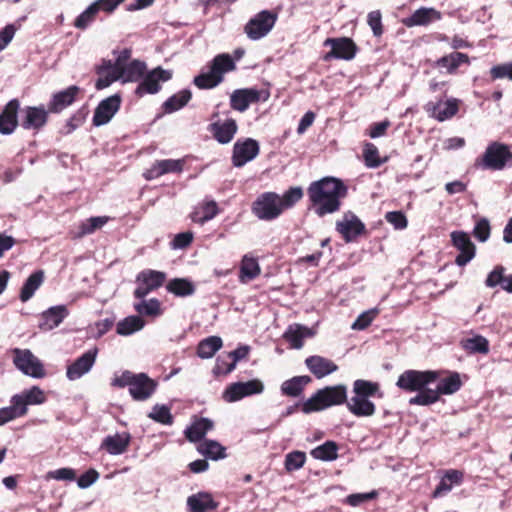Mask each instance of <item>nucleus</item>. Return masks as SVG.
<instances>
[{
	"label": "nucleus",
	"mask_w": 512,
	"mask_h": 512,
	"mask_svg": "<svg viewBox=\"0 0 512 512\" xmlns=\"http://www.w3.org/2000/svg\"><path fill=\"white\" fill-rule=\"evenodd\" d=\"M134 309L140 316L155 317L162 313L161 303L156 298H152L148 301L142 299L139 303L134 304Z\"/></svg>",
	"instance_id": "864d4df0"
},
{
	"label": "nucleus",
	"mask_w": 512,
	"mask_h": 512,
	"mask_svg": "<svg viewBox=\"0 0 512 512\" xmlns=\"http://www.w3.org/2000/svg\"><path fill=\"white\" fill-rule=\"evenodd\" d=\"M277 18V13L270 10H262L246 23L244 32L251 40H259L272 30Z\"/></svg>",
	"instance_id": "6e6552de"
},
{
	"label": "nucleus",
	"mask_w": 512,
	"mask_h": 512,
	"mask_svg": "<svg viewBox=\"0 0 512 512\" xmlns=\"http://www.w3.org/2000/svg\"><path fill=\"white\" fill-rule=\"evenodd\" d=\"M442 373L440 370H405L399 375L396 386L405 392H417L409 399L410 405L430 406L442 395L458 392L463 385L458 372H448L444 378Z\"/></svg>",
	"instance_id": "f257e3e1"
},
{
	"label": "nucleus",
	"mask_w": 512,
	"mask_h": 512,
	"mask_svg": "<svg viewBox=\"0 0 512 512\" xmlns=\"http://www.w3.org/2000/svg\"><path fill=\"white\" fill-rule=\"evenodd\" d=\"M348 195V186L342 179L326 176L313 181L307 188L309 208L319 217L340 211Z\"/></svg>",
	"instance_id": "f03ea898"
},
{
	"label": "nucleus",
	"mask_w": 512,
	"mask_h": 512,
	"mask_svg": "<svg viewBox=\"0 0 512 512\" xmlns=\"http://www.w3.org/2000/svg\"><path fill=\"white\" fill-rule=\"evenodd\" d=\"M224 78L219 77L216 74H214L211 70L206 73H200L197 75L193 83L196 87L199 89H212L218 86L221 82H223Z\"/></svg>",
	"instance_id": "5fc2aeb1"
},
{
	"label": "nucleus",
	"mask_w": 512,
	"mask_h": 512,
	"mask_svg": "<svg viewBox=\"0 0 512 512\" xmlns=\"http://www.w3.org/2000/svg\"><path fill=\"white\" fill-rule=\"evenodd\" d=\"M98 349L94 347L86 351L80 357H78L72 364L67 367L66 376L69 380H77L84 374L90 371L93 367Z\"/></svg>",
	"instance_id": "4be33fe9"
},
{
	"label": "nucleus",
	"mask_w": 512,
	"mask_h": 512,
	"mask_svg": "<svg viewBox=\"0 0 512 512\" xmlns=\"http://www.w3.org/2000/svg\"><path fill=\"white\" fill-rule=\"evenodd\" d=\"M145 325L144 320L140 316H129L117 324L116 331L119 335H130L141 330Z\"/></svg>",
	"instance_id": "3c124183"
},
{
	"label": "nucleus",
	"mask_w": 512,
	"mask_h": 512,
	"mask_svg": "<svg viewBox=\"0 0 512 512\" xmlns=\"http://www.w3.org/2000/svg\"><path fill=\"white\" fill-rule=\"evenodd\" d=\"M147 70V65L144 61L133 59L122 68L117 70L119 72L122 82H139Z\"/></svg>",
	"instance_id": "473e14b6"
},
{
	"label": "nucleus",
	"mask_w": 512,
	"mask_h": 512,
	"mask_svg": "<svg viewBox=\"0 0 512 512\" xmlns=\"http://www.w3.org/2000/svg\"><path fill=\"white\" fill-rule=\"evenodd\" d=\"M20 102L18 99H11L0 113V133L2 135L12 134L19 125L18 111Z\"/></svg>",
	"instance_id": "5701e85b"
},
{
	"label": "nucleus",
	"mask_w": 512,
	"mask_h": 512,
	"mask_svg": "<svg viewBox=\"0 0 512 512\" xmlns=\"http://www.w3.org/2000/svg\"><path fill=\"white\" fill-rule=\"evenodd\" d=\"M306 461V454L302 451H293L285 457V469L292 472L302 468Z\"/></svg>",
	"instance_id": "680f3d73"
},
{
	"label": "nucleus",
	"mask_w": 512,
	"mask_h": 512,
	"mask_svg": "<svg viewBox=\"0 0 512 512\" xmlns=\"http://www.w3.org/2000/svg\"><path fill=\"white\" fill-rule=\"evenodd\" d=\"M312 333L309 328L296 324L294 327L290 326L284 333L283 338L290 343L291 348L300 349L303 347V339L311 336Z\"/></svg>",
	"instance_id": "a19ab883"
},
{
	"label": "nucleus",
	"mask_w": 512,
	"mask_h": 512,
	"mask_svg": "<svg viewBox=\"0 0 512 512\" xmlns=\"http://www.w3.org/2000/svg\"><path fill=\"white\" fill-rule=\"evenodd\" d=\"M450 236L452 245L460 252L455 263L461 267L465 266L475 257L476 246L471 241L469 234L464 231H453Z\"/></svg>",
	"instance_id": "2eb2a0df"
},
{
	"label": "nucleus",
	"mask_w": 512,
	"mask_h": 512,
	"mask_svg": "<svg viewBox=\"0 0 512 512\" xmlns=\"http://www.w3.org/2000/svg\"><path fill=\"white\" fill-rule=\"evenodd\" d=\"M13 397L25 415L28 413V406L41 405L47 401L45 392L39 386H32Z\"/></svg>",
	"instance_id": "bb28decb"
},
{
	"label": "nucleus",
	"mask_w": 512,
	"mask_h": 512,
	"mask_svg": "<svg viewBox=\"0 0 512 512\" xmlns=\"http://www.w3.org/2000/svg\"><path fill=\"white\" fill-rule=\"evenodd\" d=\"M108 222V217H91L79 226V236H84L94 233L97 229L102 228Z\"/></svg>",
	"instance_id": "052dcab7"
},
{
	"label": "nucleus",
	"mask_w": 512,
	"mask_h": 512,
	"mask_svg": "<svg viewBox=\"0 0 512 512\" xmlns=\"http://www.w3.org/2000/svg\"><path fill=\"white\" fill-rule=\"evenodd\" d=\"M24 116L21 120V126L25 130L40 131L46 126L49 119V107L44 105L27 106L23 110Z\"/></svg>",
	"instance_id": "dca6fc26"
},
{
	"label": "nucleus",
	"mask_w": 512,
	"mask_h": 512,
	"mask_svg": "<svg viewBox=\"0 0 512 512\" xmlns=\"http://www.w3.org/2000/svg\"><path fill=\"white\" fill-rule=\"evenodd\" d=\"M264 385L259 379H252L247 382H235L226 387L222 398L228 403L236 402L244 397L261 394Z\"/></svg>",
	"instance_id": "9b49d317"
},
{
	"label": "nucleus",
	"mask_w": 512,
	"mask_h": 512,
	"mask_svg": "<svg viewBox=\"0 0 512 512\" xmlns=\"http://www.w3.org/2000/svg\"><path fill=\"white\" fill-rule=\"evenodd\" d=\"M335 228L346 243L366 233L365 224L351 211L345 212L342 220L336 221Z\"/></svg>",
	"instance_id": "4468645a"
},
{
	"label": "nucleus",
	"mask_w": 512,
	"mask_h": 512,
	"mask_svg": "<svg viewBox=\"0 0 512 512\" xmlns=\"http://www.w3.org/2000/svg\"><path fill=\"white\" fill-rule=\"evenodd\" d=\"M148 417L155 422L164 425H172L174 422V417L171 414L170 408L166 405L156 404L148 414Z\"/></svg>",
	"instance_id": "4d7b16f0"
},
{
	"label": "nucleus",
	"mask_w": 512,
	"mask_h": 512,
	"mask_svg": "<svg viewBox=\"0 0 512 512\" xmlns=\"http://www.w3.org/2000/svg\"><path fill=\"white\" fill-rule=\"evenodd\" d=\"M166 280V274L161 271L146 269L141 271L136 278L137 288L134 290V296L138 299H144L150 292L161 287Z\"/></svg>",
	"instance_id": "f8f14e48"
},
{
	"label": "nucleus",
	"mask_w": 512,
	"mask_h": 512,
	"mask_svg": "<svg viewBox=\"0 0 512 512\" xmlns=\"http://www.w3.org/2000/svg\"><path fill=\"white\" fill-rule=\"evenodd\" d=\"M324 46L331 47V50L324 56L325 61H329L332 58L352 60L358 51L355 42L348 37L327 38Z\"/></svg>",
	"instance_id": "ddd939ff"
},
{
	"label": "nucleus",
	"mask_w": 512,
	"mask_h": 512,
	"mask_svg": "<svg viewBox=\"0 0 512 512\" xmlns=\"http://www.w3.org/2000/svg\"><path fill=\"white\" fill-rule=\"evenodd\" d=\"M512 161V152L506 144L493 142L488 145L484 154L477 158L475 167L493 171L502 170Z\"/></svg>",
	"instance_id": "39448f33"
},
{
	"label": "nucleus",
	"mask_w": 512,
	"mask_h": 512,
	"mask_svg": "<svg viewBox=\"0 0 512 512\" xmlns=\"http://www.w3.org/2000/svg\"><path fill=\"white\" fill-rule=\"evenodd\" d=\"M121 96L114 94L102 100L95 108L93 115V125L102 126L107 124L117 113L121 106Z\"/></svg>",
	"instance_id": "a211bd4d"
},
{
	"label": "nucleus",
	"mask_w": 512,
	"mask_h": 512,
	"mask_svg": "<svg viewBox=\"0 0 512 512\" xmlns=\"http://www.w3.org/2000/svg\"><path fill=\"white\" fill-rule=\"evenodd\" d=\"M192 93L189 89H183L170 96L162 105L165 113H173L184 106L191 100Z\"/></svg>",
	"instance_id": "c03bdc74"
},
{
	"label": "nucleus",
	"mask_w": 512,
	"mask_h": 512,
	"mask_svg": "<svg viewBox=\"0 0 512 512\" xmlns=\"http://www.w3.org/2000/svg\"><path fill=\"white\" fill-rule=\"evenodd\" d=\"M347 409L357 417H369L374 415L376 411L375 404L368 398L354 396L350 401L345 403Z\"/></svg>",
	"instance_id": "4c0bfd02"
},
{
	"label": "nucleus",
	"mask_w": 512,
	"mask_h": 512,
	"mask_svg": "<svg viewBox=\"0 0 512 512\" xmlns=\"http://www.w3.org/2000/svg\"><path fill=\"white\" fill-rule=\"evenodd\" d=\"M261 274V267L257 258L246 254L242 257L238 278L241 283H248Z\"/></svg>",
	"instance_id": "72a5a7b5"
},
{
	"label": "nucleus",
	"mask_w": 512,
	"mask_h": 512,
	"mask_svg": "<svg viewBox=\"0 0 512 512\" xmlns=\"http://www.w3.org/2000/svg\"><path fill=\"white\" fill-rule=\"evenodd\" d=\"M172 78V72L158 66L145 72L143 78L138 82L135 94L143 97L146 94H156L161 90V82H167Z\"/></svg>",
	"instance_id": "1a4fd4ad"
},
{
	"label": "nucleus",
	"mask_w": 512,
	"mask_h": 512,
	"mask_svg": "<svg viewBox=\"0 0 512 512\" xmlns=\"http://www.w3.org/2000/svg\"><path fill=\"white\" fill-rule=\"evenodd\" d=\"M209 132L213 135L214 139L220 144H227L231 142L237 133L238 126L234 119H226L224 122H214L208 127Z\"/></svg>",
	"instance_id": "cd10ccee"
},
{
	"label": "nucleus",
	"mask_w": 512,
	"mask_h": 512,
	"mask_svg": "<svg viewBox=\"0 0 512 512\" xmlns=\"http://www.w3.org/2000/svg\"><path fill=\"white\" fill-rule=\"evenodd\" d=\"M442 14L435 8L421 7L417 9L410 17L404 20L407 27L426 26L432 21L440 20Z\"/></svg>",
	"instance_id": "7c9ffc66"
},
{
	"label": "nucleus",
	"mask_w": 512,
	"mask_h": 512,
	"mask_svg": "<svg viewBox=\"0 0 512 512\" xmlns=\"http://www.w3.org/2000/svg\"><path fill=\"white\" fill-rule=\"evenodd\" d=\"M427 114L438 120L439 122L446 121L455 116L459 111V100L451 98L446 101L439 99L438 101H429L424 106Z\"/></svg>",
	"instance_id": "f3484780"
},
{
	"label": "nucleus",
	"mask_w": 512,
	"mask_h": 512,
	"mask_svg": "<svg viewBox=\"0 0 512 512\" xmlns=\"http://www.w3.org/2000/svg\"><path fill=\"white\" fill-rule=\"evenodd\" d=\"M96 74L98 75V79L95 83L97 90L107 88L113 82L121 80L119 72L112 64L111 60H102V63L96 67Z\"/></svg>",
	"instance_id": "c85d7f7f"
},
{
	"label": "nucleus",
	"mask_w": 512,
	"mask_h": 512,
	"mask_svg": "<svg viewBox=\"0 0 512 512\" xmlns=\"http://www.w3.org/2000/svg\"><path fill=\"white\" fill-rule=\"evenodd\" d=\"M168 292L174 294L177 297H187L195 293L194 284L185 278H174L166 285Z\"/></svg>",
	"instance_id": "de8ad7c7"
},
{
	"label": "nucleus",
	"mask_w": 512,
	"mask_h": 512,
	"mask_svg": "<svg viewBox=\"0 0 512 512\" xmlns=\"http://www.w3.org/2000/svg\"><path fill=\"white\" fill-rule=\"evenodd\" d=\"M303 197V190L301 187H291L280 197V204L282 210L292 208Z\"/></svg>",
	"instance_id": "bf43d9fd"
},
{
	"label": "nucleus",
	"mask_w": 512,
	"mask_h": 512,
	"mask_svg": "<svg viewBox=\"0 0 512 512\" xmlns=\"http://www.w3.org/2000/svg\"><path fill=\"white\" fill-rule=\"evenodd\" d=\"M82 92L79 86L71 85L62 91L54 93L48 103L49 111L55 114L62 112L72 105Z\"/></svg>",
	"instance_id": "aec40b11"
},
{
	"label": "nucleus",
	"mask_w": 512,
	"mask_h": 512,
	"mask_svg": "<svg viewBox=\"0 0 512 512\" xmlns=\"http://www.w3.org/2000/svg\"><path fill=\"white\" fill-rule=\"evenodd\" d=\"M363 157L365 165L369 168H377L384 163V161L380 159L378 148L370 142L364 145Z\"/></svg>",
	"instance_id": "13d9d810"
},
{
	"label": "nucleus",
	"mask_w": 512,
	"mask_h": 512,
	"mask_svg": "<svg viewBox=\"0 0 512 512\" xmlns=\"http://www.w3.org/2000/svg\"><path fill=\"white\" fill-rule=\"evenodd\" d=\"M305 365L317 379H322L338 370V365L334 361L320 355L307 357Z\"/></svg>",
	"instance_id": "393cba45"
},
{
	"label": "nucleus",
	"mask_w": 512,
	"mask_h": 512,
	"mask_svg": "<svg viewBox=\"0 0 512 512\" xmlns=\"http://www.w3.org/2000/svg\"><path fill=\"white\" fill-rule=\"evenodd\" d=\"M261 99V92L254 88H243L235 90L230 96L232 109L244 112L250 104L258 103Z\"/></svg>",
	"instance_id": "b1692460"
},
{
	"label": "nucleus",
	"mask_w": 512,
	"mask_h": 512,
	"mask_svg": "<svg viewBox=\"0 0 512 512\" xmlns=\"http://www.w3.org/2000/svg\"><path fill=\"white\" fill-rule=\"evenodd\" d=\"M312 382L308 375L294 376L281 384L280 390L282 395L287 397H299L305 387Z\"/></svg>",
	"instance_id": "e433bc0d"
},
{
	"label": "nucleus",
	"mask_w": 512,
	"mask_h": 512,
	"mask_svg": "<svg viewBox=\"0 0 512 512\" xmlns=\"http://www.w3.org/2000/svg\"><path fill=\"white\" fill-rule=\"evenodd\" d=\"M252 212L260 220L271 221L278 218L283 212L280 196L275 192L262 193L253 202Z\"/></svg>",
	"instance_id": "0eeeda50"
},
{
	"label": "nucleus",
	"mask_w": 512,
	"mask_h": 512,
	"mask_svg": "<svg viewBox=\"0 0 512 512\" xmlns=\"http://www.w3.org/2000/svg\"><path fill=\"white\" fill-rule=\"evenodd\" d=\"M491 234L490 222L487 218H479L474 226L472 235L480 242H485Z\"/></svg>",
	"instance_id": "e2e57ef3"
},
{
	"label": "nucleus",
	"mask_w": 512,
	"mask_h": 512,
	"mask_svg": "<svg viewBox=\"0 0 512 512\" xmlns=\"http://www.w3.org/2000/svg\"><path fill=\"white\" fill-rule=\"evenodd\" d=\"M124 1L125 0H96L75 19L74 26L84 30L95 20L100 11L110 14Z\"/></svg>",
	"instance_id": "9d476101"
},
{
	"label": "nucleus",
	"mask_w": 512,
	"mask_h": 512,
	"mask_svg": "<svg viewBox=\"0 0 512 512\" xmlns=\"http://www.w3.org/2000/svg\"><path fill=\"white\" fill-rule=\"evenodd\" d=\"M112 386L129 387V393L134 400L146 401L155 393L158 383L145 373L135 374L126 370L113 379Z\"/></svg>",
	"instance_id": "7ed1b4c3"
},
{
	"label": "nucleus",
	"mask_w": 512,
	"mask_h": 512,
	"mask_svg": "<svg viewBox=\"0 0 512 512\" xmlns=\"http://www.w3.org/2000/svg\"><path fill=\"white\" fill-rule=\"evenodd\" d=\"M489 73L492 81L505 78L512 81V61L493 66Z\"/></svg>",
	"instance_id": "69168bd1"
},
{
	"label": "nucleus",
	"mask_w": 512,
	"mask_h": 512,
	"mask_svg": "<svg viewBox=\"0 0 512 512\" xmlns=\"http://www.w3.org/2000/svg\"><path fill=\"white\" fill-rule=\"evenodd\" d=\"M25 414L22 412L16 400L12 396L10 399V406L3 407L0 409V426L20 417H24Z\"/></svg>",
	"instance_id": "6e6d98bb"
},
{
	"label": "nucleus",
	"mask_w": 512,
	"mask_h": 512,
	"mask_svg": "<svg viewBox=\"0 0 512 512\" xmlns=\"http://www.w3.org/2000/svg\"><path fill=\"white\" fill-rule=\"evenodd\" d=\"M187 506L190 512H208L217 509L218 503L208 492H198L187 498Z\"/></svg>",
	"instance_id": "2f4dec72"
},
{
	"label": "nucleus",
	"mask_w": 512,
	"mask_h": 512,
	"mask_svg": "<svg viewBox=\"0 0 512 512\" xmlns=\"http://www.w3.org/2000/svg\"><path fill=\"white\" fill-rule=\"evenodd\" d=\"M12 355L13 364L23 374L36 379L46 377L44 364L29 349L15 348Z\"/></svg>",
	"instance_id": "423d86ee"
},
{
	"label": "nucleus",
	"mask_w": 512,
	"mask_h": 512,
	"mask_svg": "<svg viewBox=\"0 0 512 512\" xmlns=\"http://www.w3.org/2000/svg\"><path fill=\"white\" fill-rule=\"evenodd\" d=\"M67 315L68 311L64 305L51 307L42 313L40 328L42 330H52L59 326Z\"/></svg>",
	"instance_id": "c9c22d12"
},
{
	"label": "nucleus",
	"mask_w": 512,
	"mask_h": 512,
	"mask_svg": "<svg viewBox=\"0 0 512 512\" xmlns=\"http://www.w3.org/2000/svg\"><path fill=\"white\" fill-rule=\"evenodd\" d=\"M367 22L371 27L374 36L380 37L383 34L382 15L379 10L371 11L368 14Z\"/></svg>",
	"instance_id": "774afa93"
},
{
	"label": "nucleus",
	"mask_w": 512,
	"mask_h": 512,
	"mask_svg": "<svg viewBox=\"0 0 512 512\" xmlns=\"http://www.w3.org/2000/svg\"><path fill=\"white\" fill-rule=\"evenodd\" d=\"M184 163L182 159L157 160L143 173V176L146 180H153L168 173L179 174L183 171Z\"/></svg>",
	"instance_id": "412c9836"
},
{
	"label": "nucleus",
	"mask_w": 512,
	"mask_h": 512,
	"mask_svg": "<svg viewBox=\"0 0 512 512\" xmlns=\"http://www.w3.org/2000/svg\"><path fill=\"white\" fill-rule=\"evenodd\" d=\"M250 348L249 346H239L237 349L229 352L228 356L232 359V362L228 364V368H225L224 370L221 369V365H215L214 372L216 374H224L227 375L231 373L235 367L238 361L245 359L249 354Z\"/></svg>",
	"instance_id": "603ef678"
},
{
	"label": "nucleus",
	"mask_w": 512,
	"mask_h": 512,
	"mask_svg": "<svg viewBox=\"0 0 512 512\" xmlns=\"http://www.w3.org/2000/svg\"><path fill=\"white\" fill-rule=\"evenodd\" d=\"M462 64H470L469 56L462 52H452L436 60L434 66L445 68L448 74H456Z\"/></svg>",
	"instance_id": "f704fd0d"
},
{
	"label": "nucleus",
	"mask_w": 512,
	"mask_h": 512,
	"mask_svg": "<svg viewBox=\"0 0 512 512\" xmlns=\"http://www.w3.org/2000/svg\"><path fill=\"white\" fill-rule=\"evenodd\" d=\"M339 446L335 441L328 440L310 451V455L321 461H334L338 458Z\"/></svg>",
	"instance_id": "37998d69"
},
{
	"label": "nucleus",
	"mask_w": 512,
	"mask_h": 512,
	"mask_svg": "<svg viewBox=\"0 0 512 512\" xmlns=\"http://www.w3.org/2000/svg\"><path fill=\"white\" fill-rule=\"evenodd\" d=\"M461 347L469 354H488L490 351L489 341L482 335H475L461 341Z\"/></svg>",
	"instance_id": "49530a36"
},
{
	"label": "nucleus",
	"mask_w": 512,
	"mask_h": 512,
	"mask_svg": "<svg viewBox=\"0 0 512 512\" xmlns=\"http://www.w3.org/2000/svg\"><path fill=\"white\" fill-rule=\"evenodd\" d=\"M236 64L233 58L226 53L216 55L210 63V70L219 77L224 78V74L234 71Z\"/></svg>",
	"instance_id": "a18cd8bd"
},
{
	"label": "nucleus",
	"mask_w": 512,
	"mask_h": 512,
	"mask_svg": "<svg viewBox=\"0 0 512 512\" xmlns=\"http://www.w3.org/2000/svg\"><path fill=\"white\" fill-rule=\"evenodd\" d=\"M385 219L395 229L402 230L408 225V220L402 211H390L385 214Z\"/></svg>",
	"instance_id": "338daca9"
},
{
	"label": "nucleus",
	"mask_w": 512,
	"mask_h": 512,
	"mask_svg": "<svg viewBox=\"0 0 512 512\" xmlns=\"http://www.w3.org/2000/svg\"><path fill=\"white\" fill-rule=\"evenodd\" d=\"M198 451L212 460H219L226 456V448L214 440L206 439L201 442L198 446Z\"/></svg>",
	"instance_id": "8fccbe9b"
},
{
	"label": "nucleus",
	"mask_w": 512,
	"mask_h": 512,
	"mask_svg": "<svg viewBox=\"0 0 512 512\" xmlns=\"http://www.w3.org/2000/svg\"><path fill=\"white\" fill-rule=\"evenodd\" d=\"M353 392L356 396L369 398L378 395L382 397L380 392V385L377 382L358 379L353 383Z\"/></svg>",
	"instance_id": "09e8293b"
},
{
	"label": "nucleus",
	"mask_w": 512,
	"mask_h": 512,
	"mask_svg": "<svg viewBox=\"0 0 512 512\" xmlns=\"http://www.w3.org/2000/svg\"><path fill=\"white\" fill-rule=\"evenodd\" d=\"M44 280V272L42 270H37L33 272L23 284L20 291V300L22 302H26L31 299L35 293V291L41 286Z\"/></svg>",
	"instance_id": "79ce46f5"
},
{
	"label": "nucleus",
	"mask_w": 512,
	"mask_h": 512,
	"mask_svg": "<svg viewBox=\"0 0 512 512\" xmlns=\"http://www.w3.org/2000/svg\"><path fill=\"white\" fill-rule=\"evenodd\" d=\"M259 144L252 138L238 140L233 146L232 163L235 167H242L259 154Z\"/></svg>",
	"instance_id": "6ab92c4d"
},
{
	"label": "nucleus",
	"mask_w": 512,
	"mask_h": 512,
	"mask_svg": "<svg viewBox=\"0 0 512 512\" xmlns=\"http://www.w3.org/2000/svg\"><path fill=\"white\" fill-rule=\"evenodd\" d=\"M220 212L219 206L216 201L204 199L199 202L190 214V219L199 224L213 219Z\"/></svg>",
	"instance_id": "c756f323"
},
{
	"label": "nucleus",
	"mask_w": 512,
	"mask_h": 512,
	"mask_svg": "<svg viewBox=\"0 0 512 512\" xmlns=\"http://www.w3.org/2000/svg\"><path fill=\"white\" fill-rule=\"evenodd\" d=\"M347 402V387L343 384L326 386L317 390L310 398L301 403V411L305 414L319 412L332 406Z\"/></svg>",
	"instance_id": "20e7f679"
},
{
	"label": "nucleus",
	"mask_w": 512,
	"mask_h": 512,
	"mask_svg": "<svg viewBox=\"0 0 512 512\" xmlns=\"http://www.w3.org/2000/svg\"><path fill=\"white\" fill-rule=\"evenodd\" d=\"M505 268L501 265H497L487 276L485 280V285L490 288H494L497 285H500L503 289V286L506 281V277L504 275Z\"/></svg>",
	"instance_id": "0e129e2a"
},
{
	"label": "nucleus",
	"mask_w": 512,
	"mask_h": 512,
	"mask_svg": "<svg viewBox=\"0 0 512 512\" xmlns=\"http://www.w3.org/2000/svg\"><path fill=\"white\" fill-rule=\"evenodd\" d=\"M223 346V341L219 336H209L202 339L196 349V354L201 359L212 358Z\"/></svg>",
	"instance_id": "58836bf2"
},
{
	"label": "nucleus",
	"mask_w": 512,
	"mask_h": 512,
	"mask_svg": "<svg viewBox=\"0 0 512 512\" xmlns=\"http://www.w3.org/2000/svg\"><path fill=\"white\" fill-rule=\"evenodd\" d=\"M212 428L213 422L210 419L199 418L185 430V436L190 442H198Z\"/></svg>",
	"instance_id": "ea45409f"
},
{
	"label": "nucleus",
	"mask_w": 512,
	"mask_h": 512,
	"mask_svg": "<svg viewBox=\"0 0 512 512\" xmlns=\"http://www.w3.org/2000/svg\"><path fill=\"white\" fill-rule=\"evenodd\" d=\"M131 439L132 437L129 432L108 435L103 439L100 448L110 455H120L128 450Z\"/></svg>",
	"instance_id": "a878e982"
}]
</instances>
